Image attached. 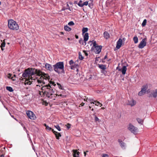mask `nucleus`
I'll use <instances>...</instances> for the list:
<instances>
[{"instance_id": "f257e3e1", "label": "nucleus", "mask_w": 157, "mask_h": 157, "mask_svg": "<svg viewBox=\"0 0 157 157\" xmlns=\"http://www.w3.org/2000/svg\"><path fill=\"white\" fill-rule=\"evenodd\" d=\"M53 86H55L56 84L53 82L50 81L48 85L43 86L41 88V91L40 90V96L46 95L48 98L52 99L51 101L55 100V98L57 96H63L62 94H59L57 92L55 94L56 89L52 87Z\"/></svg>"}, {"instance_id": "f03ea898", "label": "nucleus", "mask_w": 157, "mask_h": 157, "mask_svg": "<svg viewBox=\"0 0 157 157\" xmlns=\"http://www.w3.org/2000/svg\"><path fill=\"white\" fill-rule=\"evenodd\" d=\"M36 71L35 69L30 68L25 70L22 76L24 78L23 79H25V85H30L31 81H32L33 79L32 76L36 74Z\"/></svg>"}, {"instance_id": "7ed1b4c3", "label": "nucleus", "mask_w": 157, "mask_h": 157, "mask_svg": "<svg viewBox=\"0 0 157 157\" xmlns=\"http://www.w3.org/2000/svg\"><path fill=\"white\" fill-rule=\"evenodd\" d=\"M54 70L55 71L59 74L64 73V63L63 62H59L53 65Z\"/></svg>"}, {"instance_id": "20e7f679", "label": "nucleus", "mask_w": 157, "mask_h": 157, "mask_svg": "<svg viewBox=\"0 0 157 157\" xmlns=\"http://www.w3.org/2000/svg\"><path fill=\"white\" fill-rule=\"evenodd\" d=\"M8 26L10 29L13 30H17L19 29V26L16 22L12 19L8 20Z\"/></svg>"}, {"instance_id": "39448f33", "label": "nucleus", "mask_w": 157, "mask_h": 157, "mask_svg": "<svg viewBox=\"0 0 157 157\" xmlns=\"http://www.w3.org/2000/svg\"><path fill=\"white\" fill-rule=\"evenodd\" d=\"M40 83L42 82H42V80L45 79V80H49L50 77L47 74H45L43 73L40 71Z\"/></svg>"}, {"instance_id": "423d86ee", "label": "nucleus", "mask_w": 157, "mask_h": 157, "mask_svg": "<svg viewBox=\"0 0 157 157\" xmlns=\"http://www.w3.org/2000/svg\"><path fill=\"white\" fill-rule=\"evenodd\" d=\"M128 129L132 133L134 134H137L138 132V128L131 124H129Z\"/></svg>"}, {"instance_id": "0eeeda50", "label": "nucleus", "mask_w": 157, "mask_h": 157, "mask_svg": "<svg viewBox=\"0 0 157 157\" xmlns=\"http://www.w3.org/2000/svg\"><path fill=\"white\" fill-rule=\"evenodd\" d=\"M147 88L148 85L147 84L143 86L141 88V90L138 93V95L141 96L144 94L145 93Z\"/></svg>"}, {"instance_id": "6e6552de", "label": "nucleus", "mask_w": 157, "mask_h": 157, "mask_svg": "<svg viewBox=\"0 0 157 157\" xmlns=\"http://www.w3.org/2000/svg\"><path fill=\"white\" fill-rule=\"evenodd\" d=\"M26 113L28 117L31 119L34 120L36 117L35 115L32 111L28 110L26 112Z\"/></svg>"}, {"instance_id": "1a4fd4ad", "label": "nucleus", "mask_w": 157, "mask_h": 157, "mask_svg": "<svg viewBox=\"0 0 157 157\" xmlns=\"http://www.w3.org/2000/svg\"><path fill=\"white\" fill-rule=\"evenodd\" d=\"M146 40V38H144L141 40L138 45V48H142L146 46L147 44Z\"/></svg>"}, {"instance_id": "9d476101", "label": "nucleus", "mask_w": 157, "mask_h": 157, "mask_svg": "<svg viewBox=\"0 0 157 157\" xmlns=\"http://www.w3.org/2000/svg\"><path fill=\"white\" fill-rule=\"evenodd\" d=\"M126 104L127 105H129L131 106H134L136 104V101L133 99L128 100L126 102Z\"/></svg>"}, {"instance_id": "9b49d317", "label": "nucleus", "mask_w": 157, "mask_h": 157, "mask_svg": "<svg viewBox=\"0 0 157 157\" xmlns=\"http://www.w3.org/2000/svg\"><path fill=\"white\" fill-rule=\"evenodd\" d=\"M122 44V40L120 38L117 42V45L116 48L117 49H119Z\"/></svg>"}, {"instance_id": "f8f14e48", "label": "nucleus", "mask_w": 157, "mask_h": 157, "mask_svg": "<svg viewBox=\"0 0 157 157\" xmlns=\"http://www.w3.org/2000/svg\"><path fill=\"white\" fill-rule=\"evenodd\" d=\"M102 47L101 46H97L95 48V52L96 54H99L101 52Z\"/></svg>"}, {"instance_id": "ddd939ff", "label": "nucleus", "mask_w": 157, "mask_h": 157, "mask_svg": "<svg viewBox=\"0 0 157 157\" xmlns=\"http://www.w3.org/2000/svg\"><path fill=\"white\" fill-rule=\"evenodd\" d=\"M45 68L50 71H53V68L51 65L48 63H46L44 66Z\"/></svg>"}, {"instance_id": "4468645a", "label": "nucleus", "mask_w": 157, "mask_h": 157, "mask_svg": "<svg viewBox=\"0 0 157 157\" xmlns=\"http://www.w3.org/2000/svg\"><path fill=\"white\" fill-rule=\"evenodd\" d=\"M84 42L85 43V45L86 44V41H87L89 38V34L88 33H86L84 35H83Z\"/></svg>"}, {"instance_id": "2eb2a0df", "label": "nucleus", "mask_w": 157, "mask_h": 157, "mask_svg": "<svg viewBox=\"0 0 157 157\" xmlns=\"http://www.w3.org/2000/svg\"><path fill=\"white\" fill-rule=\"evenodd\" d=\"M73 157H79V152L77 150H73Z\"/></svg>"}, {"instance_id": "dca6fc26", "label": "nucleus", "mask_w": 157, "mask_h": 157, "mask_svg": "<svg viewBox=\"0 0 157 157\" xmlns=\"http://www.w3.org/2000/svg\"><path fill=\"white\" fill-rule=\"evenodd\" d=\"M104 36L106 39H108L109 37V35L107 31H105L103 33Z\"/></svg>"}, {"instance_id": "f3484780", "label": "nucleus", "mask_w": 157, "mask_h": 157, "mask_svg": "<svg viewBox=\"0 0 157 157\" xmlns=\"http://www.w3.org/2000/svg\"><path fill=\"white\" fill-rule=\"evenodd\" d=\"M118 141L120 144V145L122 148H124L125 147V144L120 140H118Z\"/></svg>"}, {"instance_id": "a211bd4d", "label": "nucleus", "mask_w": 157, "mask_h": 157, "mask_svg": "<svg viewBox=\"0 0 157 157\" xmlns=\"http://www.w3.org/2000/svg\"><path fill=\"white\" fill-rule=\"evenodd\" d=\"M127 70V68L126 66H123L122 68L121 72L123 75H124L126 73Z\"/></svg>"}, {"instance_id": "6ab92c4d", "label": "nucleus", "mask_w": 157, "mask_h": 157, "mask_svg": "<svg viewBox=\"0 0 157 157\" xmlns=\"http://www.w3.org/2000/svg\"><path fill=\"white\" fill-rule=\"evenodd\" d=\"M40 102L43 105H44L45 106H47L48 104V103L46 101L44 100L43 99H41Z\"/></svg>"}, {"instance_id": "aec40b11", "label": "nucleus", "mask_w": 157, "mask_h": 157, "mask_svg": "<svg viewBox=\"0 0 157 157\" xmlns=\"http://www.w3.org/2000/svg\"><path fill=\"white\" fill-rule=\"evenodd\" d=\"M99 67L103 70H105L106 69V66L103 64H101L99 65Z\"/></svg>"}, {"instance_id": "412c9836", "label": "nucleus", "mask_w": 157, "mask_h": 157, "mask_svg": "<svg viewBox=\"0 0 157 157\" xmlns=\"http://www.w3.org/2000/svg\"><path fill=\"white\" fill-rule=\"evenodd\" d=\"M88 29L87 28H83L82 30V35H83L86 32L88 31Z\"/></svg>"}, {"instance_id": "4be33fe9", "label": "nucleus", "mask_w": 157, "mask_h": 157, "mask_svg": "<svg viewBox=\"0 0 157 157\" xmlns=\"http://www.w3.org/2000/svg\"><path fill=\"white\" fill-rule=\"evenodd\" d=\"M54 134L56 136V139H58V140L59 139V137H60L61 136V135L60 134V133L59 132H57V133H55Z\"/></svg>"}, {"instance_id": "5701e85b", "label": "nucleus", "mask_w": 157, "mask_h": 157, "mask_svg": "<svg viewBox=\"0 0 157 157\" xmlns=\"http://www.w3.org/2000/svg\"><path fill=\"white\" fill-rule=\"evenodd\" d=\"M133 40L135 44H136L138 42V39L136 36H134L133 38Z\"/></svg>"}, {"instance_id": "b1692460", "label": "nucleus", "mask_w": 157, "mask_h": 157, "mask_svg": "<svg viewBox=\"0 0 157 157\" xmlns=\"http://www.w3.org/2000/svg\"><path fill=\"white\" fill-rule=\"evenodd\" d=\"M78 66V64H74L73 65H72L71 66V68L72 70H74L75 68H77V67Z\"/></svg>"}, {"instance_id": "393cba45", "label": "nucleus", "mask_w": 157, "mask_h": 157, "mask_svg": "<svg viewBox=\"0 0 157 157\" xmlns=\"http://www.w3.org/2000/svg\"><path fill=\"white\" fill-rule=\"evenodd\" d=\"M64 29L65 30L67 31H70L71 29L67 25L65 26H64Z\"/></svg>"}, {"instance_id": "a878e982", "label": "nucleus", "mask_w": 157, "mask_h": 157, "mask_svg": "<svg viewBox=\"0 0 157 157\" xmlns=\"http://www.w3.org/2000/svg\"><path fill=\"white\" fill-rule=\"evenodd\" d=\"M44 126L46 127V129L47 131H49L52 129V128L51 127H50L48 125H47V124H44Z\"/></svg>"}, {"instance_id": "bb28decb", "label": "nucleus", "mask_w": 157, "mask_h": 157, "mask_svg": "<svg viewBox=\"0 0 157 157\" xmlns=\"http://www.w3.org/2000/svg\"><path fill=\"white\" fill-rule=\"evenodd\" d=\"M5 44H6L5 42H3L1 44L0 47L1 48L2 50V51H3L4 50V48L5 47Z\"/></svg>"}, {"instance_id": "cd10ccee", "label": "nucleus", "mask_w": 157, "mask_h": 157, "mask_svg": "<svg viewBox=\"0 0 157 157\" xmlns=\"http://www.w3.org/2000/svg\"><path fill=\"white\" fill-rule=\"evenodd\" d=\"M137 121L140 124H142L143 123V120L139 118H137L136 119Z\"/></svg>"}, {"instance_id": "c85d7f7f", "label": "nucleus", "mask_w": 157, "mask_h": 157, "mask_svg": "<svg viewBox=\"0 0 157 157\" xmlns=\"http://www.w3.org/2000/svg\"><path fill=\"white\" fill-rule=\"evenodd\" d=\"M6 89L7 90H8L10 92H12L13 91V90L12 87L10 86H7Z\"/></svg>"}, {"instance_id": "c756f323", "label": "nucleus", "mask_w": 157, "mask_h": 157, "mask_svg": "<svg viewBox=\"0 0 157 157\" xmlns=\"http://www.w3.org/2000/svg\"><path fill=\"white\" fill-rule=\"evenodd\" d=\"M79 55V59L80 60H82L83 59L84 57L82 56L81 53L80 52H79L78 53Z\"/></svg>"}, {"instance_id": "7c9ffc66", "label": "nucleus", "mask_w": 157, "mask_h": 157, "mask_svg": "<svg viewBox=\"0 0 157 157\" xmlns=\"http://www.w3.org/2000/svg\"><path fill=\"white\" fill-rule=\"evenodd\" d=\"M147 23V20L144 19L142 24V25L143 27L144 26L146 25Z\"/></svg>"}, {"instance_id": "2f4dec72", "label": "nucleus", "mask_w": 157, "mask_h": 157, "mask_svg": "<svg viewBox=\"0 0 157 157\" xmlns=\"http://www.w3.org/2000/svg\"><path fill=\"white\" fill-rule=\"evenodd\" d=\"M82 1L81 0H80L79 2L78 3V5L80 6V7H83V5H82Z\"/></svg>"}, {"instance_id": "473e14b6", "label": "nucleus", "mask_w": 157, "mask_h": 157, "mask_svg": "<svg viewBox=\"0 0 157 157\" xmlns=\"http://www.w3.org/2000/svg\"><path fill=\"white\" fill-rule=\"evenodd\" d=\"M79 42L80 44H82V45H85V43L83 42V40L81 38L80 40H79Z\"/></svg>"}, {"instance_id": "72a5a7b5", "label": "nucleus", "mask_w": 157, "mask_h": 157, "mask_svg": "<svg viewBox=\"0 0 157 157\" xmlns=\"http://www.w3.org/2000/svg\"><path fill=\"white\" fill-rule=\"evenodd\" d=\"M152 95L153 96L154 98H156L157 96V92H156V91L155 90V92H153L152 93Z\"/></svg>"}, {"instance_id": "f704fd0d", "label": "nucleus", "mask_w": 157, "mask_h": 157, "mask_svg": "<svg viewBox=\"0 0 157 157\" xmlns=\"http://www.w3.org/2000/svg\"><path fill=\"white\" fill-rule=\"evenodd\" d=\"M94 102L97 103V104H95V105H96L98 106V105H100V107L102 106V104L100 103L99 101H94Z\"/></svg>"}, {"instance_id": "c9c22d12", "label": "nucleus", "mask_w": 157, "mask_h": 157, "mask_svg": "<svg viewBox=\"0 0 157 157\" xmlns=\"http://www.w3.org/2000/svg\"><path fill=\"white\" fill-rule=\"evenodd\" d=\"M55 127L59 131H61V129L59 127V125H57L56 126H55Z\"/></svg>"}, {"instance_id": "e433bc0d", "label": "nucleus", "mask_w": 157, "mask_h": 157, "mask_svg": "<svg viewBox=\"0 0 157 157\" xmlns=\"http://www.w3.org/2000/svg\"><path fill=\"white\" fill-rule=\"evenodd\" d=\"M57 85L58 86V87L61 90H63V87H62V86L61 85L58 83H57Z\"/></svg>"}, {"instance_id": "4c0bfd02", "label": "nucleus", "mask_w": 157, "mask_h": 157, "mask_svg": "<svg viewBox=\"0 0 157 157\" xmlns=\"http://www.w3.org/2000/svg\"><path fill=\"white\" fill-rule=\"evenodd\" d=\"M74 23L72 21H71L69 22L68 23V25L70 26L73 25H74Z\"/></svg>"}, {"instance_id": "58836bf2", "label": "nucleus", "mask_w": 157, "mask_h": 157, "mask_svg": "<svg viewBox=\"0 0 157 157\" xmlns=\"http://www.w3.org/2000/svg\"><path fill=\"white\" fill-rule=\"evenodd\" d=\"M95 116V122H97V121L98 122H100L99 120V119L97 117L96 115H94Z\"/></svg>"}, {"instance_id": "ea45409f", "label": "nucleus", "mask_w": 157, "mask_h": 157, "mask_svg": "<svg viewBox=\"0 0 157 157\" xmlns=\"http://www.w3.org/2000/svg\"><path fill=\"white\" fill-rule=\"evenodd\" d=\"M74 62L72 60H71L69 62V64L70 65H72V64H74Z\"/></svg>"}, {"instance_id": "a19ab883", "label": "nucleus", "mask_w": 157, "mask_h": 157, "mask_svg": "<svg viewBox=\"0 0 157 157\" xmlns=\"http://www.w3.org/2000/svg\"><path fill=\"white\" fill-rule=\"evenodd\" d=\"M71 125L69 123H68L66 125V126H67L68 129H69L71 128Z\"/></svg>"}, {"instance_id": "79ce46f5", "label": "nucleus", "mask_w": 157, "mask_h": 157, "mask_svg": "<svg viewBox=\"0 0 157 157\" xmlns=\"http://www.w3.org/2000/svg\"><path fill=\"white\" fill-rule=\"evenodd\" d=\"M88 2L87 1H86V2H84L83 4H82V5H83V6L85 5V6H87L88 5Z\"/></svg>"}, {"instance_id": "37998d69", "label": "nucleus", "mask_w": 157, "mask_h": 157, "mask_svg": "<svg viewBox=\"0 0 157 157\" xmlns=\"http://www.w3.org/2000/svg\"><path fill=\"white\" fill-rule=\"evenodd\" d=\"M93 46L95 48V47H96L97 46V45L96 42V41H94V42L93 43Z\"/></svg>"}, {"instance_id": "c03bdc74", "label": "nucleus", "mask_w": 157, "mask_h": 157, "mask_svg": "<svg viewBox=\"0 0 157 157\" xmlns=\"http://www.w3.org/2000/svg\"><path fill=\"white\" fill-rule=\"evenodd\" d=\"M106 156L107 157H109V155H107V154H103V155L102 157H106Z\"/></svg>"}, {"instance_id": "a18cd8bd", "label": "nucleus", "mask_w": 157, "mask_h": 157, "mask_svg": "<svg viewBox=\"0 0 157 157\" xmlns=\"http://www.w3.org/2000/svg\"><path fill=\"white\" fill-rule=\"evenodd\" d=\"M83 52L84 53L85 55L86 56H88V53L86 52V51H83Z\"/></svg>"}, {"instance_id": "49530a36", "label": "nucleus", "mask_w": 157, "mask_h": 157, "mask_svg": "<svg viewBox=\"0 0 157 157\" xmlns=\"http://www.w3.org/2000/svg\"><path fill=\"white\" fill-rule=\"evenodd\" d=\"M51 130L54 134L57 133V132L54 131V130L53 129H52Z\"/></svg>"}, {"instance_id": "de8ad7c7", "label": "nucleus", "mask_w": 157, "mask_h": 157, "mask_svg": "<svg viewBox=\"0 0 157 157\" xmlns=\"http://www.w3.org/2000/svg\"><path fill=\"white\" fill-rule=\"evenodd\" d=\"M11 75H12L11 74H8V77L9 78H11Z\"/></svg>"}, {"instance_id": "09e8293b", "label": "nucleus", "mask_w": 157, "mask_h": 157, "mask_svg": "<svg viewBox=\"0 0 157 157\" xmlns=\"http://www.w3.org/2000/svg\"><path fill=\"white\" fill-rule=\"evenodd\" d=\"M11 79L13 80V81H15V79L13 77H12L11 78Z\"/></svg>"}, {"instance_id": "8fccbe9b", "label": "nucleus", "mask_w": 157, "mask_h": 157, "mask_svg": "<svg viewBox=\"0 0 157 157\" xmlns=\"http://www.w3.org/2000/svg\"><path fill=\"white\" fill-rule=\"evenodd\" d=\"M84 103L82 102V103L80 104V105L81 106H83V105H84Z\"/></svg>"}, {"instance_id": "3c124183", "label": "nucleus", "mask_w": 157, "mask_h": 157, "mask_svg": "<svg viewBox=\"0 0 157 157\" xmlns=\"http://www.w3.org/2000/svg\"><path fill=\"white\" fill-rule=\"evenodd\" d=\"M60 35H63V34H64V33L63 32H60Z\"/></svg>"}, {"instance_id": "603ef678", "label": "nucleus", "mask_w": 157, "mask_h": 157, "mask_svg": "<svg viewBox=\"0 0 157 157\" xmlns=\"http://www.w3.org/2000/svg\"><path fill=\"white\" fill-rule=\"evenodd\" d=\"M107 55H105L104 58V59H106L107 58Z\"/></svg>"}, {"instance_id": "864d4df0", "label": "nucleus", "mask_w": 157, "mask_h": 157, "mask_svg": "<svg viewBox=\"0 0 157 157\" xmlns=\"http://www.w3.org/2000/svg\"><path fill=\"white\" fill-rule=\"evenodd\" d=\"M75 37L76 39H78V36L76 35H75Z\"/></svg>"}, {"instance_id": "5fc2aeb1", "label": "nucleus", "mask_w": 157, "mask_h": 157, "mask_svg": "<svg viewBox=\"0 0 157 157\" xmlns=\"http://www.w3.org/2000/svg\"><path fill=\"white\" fill-rule=\"evenodd\" d=\"M152 96H153L152 94H150L149 95V97L150 98H151L152 97Z\"/></svg>"}, {"instance_id": "6e6d98bb", "label": "nucleus", "mask_w": 157, "mask_h": 157, "mask_svg": "<svg viewBox=\"0 0 157 157\" xmlns=\"http://www.w3.org/2000/svg\"><path fill=\"white\" fill-rule=\"evenodd\" d=\"M85 98L84 99V101H86V100L88 99L87 98H86V97H85Z\"/></svg>"}, {"instance_id": "4d7b16f0", "label": "nucleus", "mask_w": 157, "mask_h": 157, "mask_svg": "<svg viewBox=\"0 0 157 157\" xmlns=\"http://www.w3.org/2000/svg\"><path fill=\"white\" fill-rule=\"evenodd\" d=\"M10 113V115H11V117L12 118H14V116H13V115H11V114H10V113Z\"/></svg>"}, {"instance_id": "13d9d810", "label": "nucleus", "mask_w": 157, "mask_h": 157, "mask_svg": "<svg viewBox=\"0 0 157 157\" xmlns=\"http://www.w3.org/2000/svg\"><path fill=\"white\" fill-rule=\"evenodd\" d=\"M147 93H148L150 92V90L149 89H148L147 90Z\"/></svg>"}, {"instance_id": "bf43d9fd", "label": "nucleus", "mask_w": 157, "mask_h": 157, "mask_svg": "<svg viewBox=\"0 0 157 157\" xmlns=\"http://www.w3.org/2000/svg\"><path fill=\"white\" fill-rule=\"evenodd\" d=\"M0 157H4V155H2L0 156Z\"/></svg>"}, {"instance_id": "052dcab7", "label": "nucleus", "mask_w": 157, "mask_h": 157, "mask_svg": "<svg viewBox=\"0 0 157 157\" xmlns=\"http://www.w3.org/2000/svg\"><path fill=\"white\" fill-rule=\"evenodd\" d=\"M84 156H86V152H84Z\"/></svg>"}, {"instance_id": "680f3d73", "label": "nucleus", "mask_w": 157, "mask_h": 157, "mask_svg": "<svg viewBox=\"0 0 157 157\" xmlns=\"http://www.w3.org/2000/svg\"><path fill=\"white\" fill-rule=\"evenodd\" d=\"M125 38H123L122 40H123L124 41L125 40Z\"/></svg>"}, {"instance_id": "e2e57ef3", "label": "nucleus", "mask_w": 157, "mask_h": 157, "mask_svg": "<svg viewBox=\"0 0 157 157\" xmlns=\"http://www.w3.org/2000/svg\"><path fill=\"white\" fill-rule=\"evenodd\" d=\"M37 81L39 83V79H37Z\"/></svg>"}, {"instance_id": "0e129e2a", "label": "nucleus", "mask_w": 157, "mask_h": 157, "mask_svg": "<svg viewBox=\"0 0 157 157\" xmlns=\"http://www.w3.org/2000/svg\"><path fill=\"white\" fill-rule=\"evenodd\" d=\"M89 6L90 7V6L91 5V4L90 3H89L88 4Z\"/></svg>"}, {"instance_id": "69168bd1", "label": "nucleus", "mask_w": 157, "mask_h": 157, "mask_svg": "<svg viewBox=\"0 0 157 157\" xmlns=\"http://www.w3.org/2000/svg\"><path fill=\"white\" fill-rule=\"evenodd\" d=\"M15 120H16V121H17V120L16 118H15V117L13 118Z\"/></svg>"}, {"instance_id": "338daca9", "label": "nucleus", "mask_w": 157, "mask_h": 157, "mask_svg": "<svg viewBox=\"0 0 157 157\" xmlns=\"http://www.w3.org/2000/svg\"><path fill=\"white\" fill-rule=\"evenodd\" d=\"M24 129L25 130H26V129L25 127H24Z\"/></svg>"}, {"instance_id": "774afa93", "label": "nucleus", "mask_w": 157, "mask_h": 157, "mask_svg": "<svg viewBox=\"0 0 157 157\" xmlns=\"http://www.w3.org/2000/svg\"><path fill=\"white\" fill-rule=\"evenodd\" d=\"M90 103L91 104H92V103L94 104V102H90Z\"/></svg>"}]
</instances>
